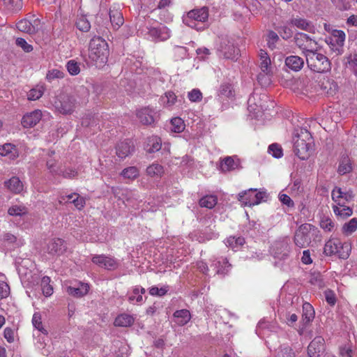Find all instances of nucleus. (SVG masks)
Returning a JSON list of instances; mask_svg holds the SVG:
<instances>
[{
	"label": "nucleus",
	"mask_w": 357,
	"mask_h": 357,
	"mask_svg": "<svg viewBox=\"0 0 357 357\" xmlns=\"http://www.w3.org/2000/svg\"><path fill=\"white\" fill-rule=\"evenodd\" d=\"M295 44L303 52L312 50L313 45H316L317 43L313 40L308 35L304 33H296L294 36Z\"/></svg>",
	"instance_id": "obj_11"
},
{
	"label": "nucleus",
	"mask_w": 357,
	"mask_h": 357,
	"mask_svg": "<svg viewBox=\"0 0 357 357\" xmlns=\"http://www.w3.org/2000/svg\"><path fill=\"white\" fill-rule=\"evenodd\" d=\"M303 319L306 322L311 321L314 317V311L313 307L309 303H305L303 305Z\"/></svg>",
	"instance_id": "obj_34"
},
{
	"label": "nucleus",
	"mask_w": 357,
	"mask_h": 357,
	"mask_svg": "<svg viewBox=\"0 0 357 357\" xmlns=\"http://www.w3.org/2000/svg\"><path fill=\"white\" fill-rule=\"evenodd\" d=\"M172 54L175 60L183 59L187 56V50L184 47L176 46L172 50Z\"/></svg>",
	"instance_id": "obj_43"
},
{
	"label": "nucleus",
	"mask_w": 357,
	"mask_h": 357,
	"mask_svg": "<svg viewBox=\"0 0 357 357\" xmlns=\"http://www.w3.org/2000/svg\"><path fill=\"white\" fill-rule=\"evenodd\" d=\"M8 213L12 216H22L28 213V209L24 205H13L9 207Z\"/></svg>",
	"instance_id": "obj_32"
},
{
	"label": "nucleus",
	"mask_w": 357,
	"mask_h": 357,
	"mask_svg": "<svg viewBox=\"0 0 357 357\" xmlns=\"http://www.w3.org/2000/svg\"><path fill=\"white\" fill-rule=\"evenodd\" d=\"M63 76H64L63 72H62V71H61L59 70H57V69H54V70L48 71V73L47 74V76H46V78L49 81H52L54 79H61V78H63Z\"/></svg>",
	"instance_id": "obj_53"
},
{
	"label": "nucleus",
	"mask_w": 357,
	"mask_h": 357,
	"mask_svg": "<svg viewBox=\"0 0 357 357\" xmlns=\"http://www.w3.org/2000/svg\"><path fill=\"white\" fill-rule=\"evenodd\" d=\"M5 185L13 192L17 194L23 190V184L18 177L13 176L5 182Z\"/></svg>",
	"instance_id": "obj_25"
},
{
	"label": "nucleus",
	"mask_w": 357,
	"mask_h": 357,
	"mask_svg": "<svg viewBox=\"0 0 357 357\" xmlns=\"http://www.w3.org/2000/svg\"><path fill=\"white\" fill-rule=\"evenodd\" d=\"M44 90L40 89H33L29 91L28 93V99L31 100H36L39 99L43 94Z\"/></svg>",
	"instance_id": "obj_51"
},
{
	"label": "nucleus",
	"mask_w": 357,
	"mask_h": 357,
	"mask_svg": "<svg viewBox=\"0 0 357 357\" xmlns=\"http://www.w3.org/2000/svg\"><path fill=\"white\" fill-rule=\"evenodd\" d=\"M21 0H6L3 3L9 10H17L20 6Z\"/></svg>",
	"instance_id": "obj_58"
},
{
	"label": "nucleus",
	"mask_w": 357,
	"mask_h": 357,
	"mask_svg": "<svg viewBox=\"0 0 357 357\" xmlns=\"http://www.w3.org/2000/svg\"><path fill=\"white\" fill-rule=\"evenodd\" d=\"M221 50L225 57L229 59H237L239 54V50L229 41L225 45H221Z\"/></svg>",
	"instance_id": "obj_21"
},
{
	"label": "nucleus",
	"mask_w": 357,
	"mask_h": 357,
	"mask_svg": "<svg viewBox=\"0 0 357 357\" xmlns=\"http://www.w3.org/2000/svg\"><path fill=\"white\" fill-rule=\"evenodd\" d=\"M167 99V101L165 102V105L167 107H171L174 105L176 101V96L175 93L172 91H168L165 93V96L162 97V99Z\"/></svg>",
	"instance_id": "obj_55"
},
{
	"label": "nucleus",
	"mask_w": 357,
	"mask_h": 357,
	"mask_svg": "<svg viewBox=\"0 0 357 357\" xmlns=\"http://www.w3.org/2000/svg\"><path fill=\"white\" fill-rule=\"evenodd\" d=\"M261 54H265V57H264V59H262L261 60L260 68L264 73H265L266 74H268L269 65L271 64V59L268 56V54L266 52L261 50Z\"/></svg>",
	"instance_id": "obj_50"
},
{
	"label": "nucleus",
	"mask_w": 357,
	"mask_h": 357,
	"mask_svg": "<svg viewBox=\"0 0 357 357\" xmlns=\"http://www.w3.org/2000/svg\"><path fill=\"white\" fill-rule=\"evenodd\" d=\"M175 322L179 326L185 325L191 319V315L188 310H176L173 314Z\"/></svg>",
	"instance_id": "obj_22"
},
{
	"label": "nucleus",
	"mask_w": 357,
	"mask_h": 357,
	"mask_svg": "<svg viewBox=\"0 0 357 357\" xmlns=\"http://www.w3.org/2000/svg\"><path fill=\"white\" fill-rule=\"evenodd\" d=\"M66 249L65 241L59 238L53 239L47 245L48 253L52 255H61L66 252Z\"/></svg>",
	"instance_id": "obj_16"
},
{
	"label": "nucleus",
	"mask_w": 357,
	"mask_h": 357,
	"mask_svg": "<svg viewBox=\"0 0 357 357\" xmlns=\"http://www.w3.org/2000/svg\"><path fill=\"white\" fill-rule=\"evenodd\" d=\"M220 92L222 95L228 98L233 96L232 86L229 84L221 85Z\"/></svg>",
	"instance_id": "obj_57"
},
{
	"label": "nucleus",
	"mask_w": 357,
	"mask_h": 357,
	"mask_svg": "<svg viewBox=\"0 0 357 357\" xmlns=\"http://www.w3.org/2000/svg\"><path fill=\"white\" fill-rule=\"evenodd\" d=\"M345 38L346 35L343 31L333 29L331 36L326 38V43L329 45L333 52L339 55L343 52Z\"/></svg>",
	"instance_id": "obj_7"
},
{
	"label": "nucleus",
	"mask_w": 357,
	"mask_h": 357,
	"mask_svg": "<svg viewBox=\"0 0 357 357\" xmlns=\"http://www.w3.org/2000/svg\"><path fill=\"white\" fill-rule=\"evenodd\" d=\"M109 18L114 29H118L124 22L121 12L118 9H110Z\"/></svg>",
	"instance_id": "obj_24"
},
{
	"label": "nucleus",
	"mask_w": 357,
	"mask_h": 357,
	"mask_svg": "<svg viewBox=\"0 0 357 357\" xmlns=\"http://www.w3.org/2000/svg\"><path fill=\"white\" fill-rule=\"evenodd\" d=\"M92 261L100 267L108 270H114L117 268L116 261L110 257L105 255H96L92 258Z\"/></svg>",
	"instance_id": "obj_15"
},
{
	"label": "nucleus",
	"mask_w": 357,
	"mask_h": 357,
	"mask_svg": "<svg viewBox=\"0 0 357 357\" xmlns=\"http://www.w3.org/2000/svg\"><path fill=\"white\" fill-rule=\"evenodd\" d=\"M32 324L33 326L37 328L39 331L44 334L47 333V331L43 327L41 317L38 313H34L32 318Z\"/></svg>",
	"instance_id": "obj_46"
},
{
	"label": "nucleus",
	"mask_w": 357,
	"mask_h": 357,
	"mask_svg": "<svg viewBox=\"0 0 357 357\" xmlns=\"http://www.w3.org/2000/svg\"><path fill=\"white\" fill-rule=\"evenodd\" d=\"M41 118V111L36 109L24 115L21 123L24 128H33L40 121Z\"/></svg>",
	"instance_id": "obj_14"
},
{
	"label": "nucleus",
	"mask_w": 357,
	"mask_h": 357,
	"mask_svg": "<svg viewBox=\"0 0 357 357\" xmlns=\"http://www.w3.org/2000/svg\"><path fill=\"white\" fill-rule=\"evenodd\" d=\"M72 203H73L75 206L79 210L82 209L86 204L84 198L80 197L79 195L73 199Z\"/></svg>",
	"instance_id": "obj_60"
},
{
	"label": "nucleus",
	"mask_w": 357,
	"mask_h": 357,
	"mask_svg": "<svg viewBox=\"0 0 357 357\" xmlns=\"http://www.w3.org/2000/svg\"><path fill=\"white\" fill-rule=\"evenodd\" d=\"M50 278L48 276H44L41 280V288L44 296H50L53 294V287L50 284Z\"/></svg>",
	"instance_id": "obj_35"
},
{
	"label": "nucleus",
	"mask_w": 357,
	"mask_h": 357,
	"mask_svg": "<svg viewBox=\"0 0 357 357\" xmlns=\"http://www.w3.org/2000/svg\"><path fill=\"white\" fill-rule=\"evenodd\" d=\"M197 55L200 59L204 60L211 54L210 50L206 47L198 48L196 50Z\"/></svg>",
	"instance_id": "obj_64"
},
{
	"label": "nucleus",
	"mask_w": 357,
	"mask_h": 357,
	"mask_svg": "<svg viewBox=\"0 0 357 357\" xmlns=\"http://www.w3.org/2000/svg\"><path fill=\"white\" fill-rule=\"evenodd\" d=\"M265 192H257V189L250 188L238 194V200L246 206L257 205L265 197Z\"/></svg>",
	"instance_id": "obj_8"
},
{
	"label": "nucleus",
	"mask_w": 357,
	"mask_h": 357,
	"mask_svg": "<svg viewBox=\"0 0 357 357\" xmlns=\"http://www.w3.org/2000/svg\"><path fill=\"white\" fill-rule=\"evenodd\" d=\"M171 130L174 132H181L185 128L184 121L180 117H175L171 120Z\"/></svg>",
	"instance_id": "obj_38"
},
{
	"label": "nucleus",
	"mask_w": 357,
	"mask_h": 357,
	"mask_svg": "<svg viewBox=\"0 0 357 357\" xmlns=\"http://www.w3.org/2000/svg\"><path fill=\"white\" fill-rule=\"evenodd\" d=\"M66 68L68 73L72 75H77L80 72L79 64L74 60L69 61L66 64Z\"/></svg>",
	"instance_id": "obj_45"
},
{
	"label": "nucleus",
	"mask_w": 357,
	"mask_h": 357,
	"mask_svg": "<svg viewBox=\"0 0 357 357\" xmlns=\"http://www.w3.org/2000/svg\"><path fill=\"white\" fill-rule=\"evenodd\" d=\"M134 323V318L127 314L119 315L114 320V325L120 327H128Z\"/></svg>",
	"instance_id": "obj_27"
},
{
	"label": "nucleus",
	"mask_w": 357,
	"mask_h": 357,
	"mask_svg": "<svg viewBox=\"0 0 357 357\" xmlns=\"http://www.w3.org/2000/svg\"><path fill=\"white\" fill-rule=\"evenodd\" d=\"M340 240L336 238L329 239L324 245V253L326 256H337L340 259H347L351 251V244L347 243L342 248V251H338V246H340Z\"/></svg>",
	"instance_id": "obj_4"
},
{
	"label": "nucleus",
	"mask_w": 357,
	"mask_h": 357,
	"mask_svg": "<svg viewBox=\"0 0 357 357\" xmlns=\"http://www.w3.org/2000/svg\"><path fill=\"white\" fill-rule=\"evenodd\" d=\"M14 149V145L11 144H5L0 146V155H6L11 153L12 149Z\"/></svg>",
	"instance_id": "obj_63"
},
{
	"label": "nucleus",
	"mask_w": 357,
	"mask_h": 357,
	"mask_svg": "<svg viewBox=\"0 0 357 357\" xmlns=\"http://www.w3.org/2000/svg\"><path fill=\"white\" fill-rule=\"evenodd\" d=\"M331 197L333 202L340 206H344L345 202H340V198L344 199L347 202H350L354 198V195L351 190L343 191L339 187H335L332 190Z\"/></svg>",
	"instance_id": "obj_12"
},
{
	"label": "nucleus",
	"mask_w": 357,
	"mask_h": 357,
	"mask_svg": "<svg viewBox=\"0 0 357 357\" xmlns=\"http://www.w3.org/2000/svg\"><path fill=\"white\" fill-rule=\"evenodd\" d=\"M213 265L216 268V273L222 275H227L231 267L226 258L223 259L222 261H216Z\"/></svg>",
	"instance_id": "obj_29"
},
{
	"label": "nucleus",
	"mask_w": 357,
	"mask_h": 357,
	"mask_svg": "<svg viewBox=\"0 0 357 357\" xmlns=\"http://www.w3.org/2000/svg\"><path fill=\"white\" fill-rule=\"evenodd\" d=\"M304 63L303 59L298 56L291 55L285 59L286 66L296 72L301 70Z\"/></svg>",
	"instance_id": "obj_19"
},
{
	"label": "nucleus",
	"mask_w": 357,
	"mask_h": 357,
	"mask_svg": "<svg viewBox=\"0 0 357 357\" xmlns=\"http://www.w3.org/2000/svg\"><path fill=\"white\" fill-rule=\"evenodd\" d=\"M325 341L321 336L315 337L307 347L308 357H319L325 350Z\"/></svg>",
	"instance_id": "obj_9"
},
{
	"label": "nucleus",
	"mask_w": 357,
	"mask_h": 357,
	"mask_svg": "<svg viewBox=\"0 0 357 357\" xmlns=\"http://www.w3.org/2000/svg\"><path fill=\"white\" fill-rule=\"evenodd\" d=\"M325 297L327 303L331 305H334L336 302L335 294L331 291L327 290L325 291Z\"/></svg>",
	"instance_id": "obj_61"
},
{
	"label": "nucleus",
	"mask_w": 357,
	"mask_h": 357,
	"mask_svg": "<svg viewBox=\"0 0 357 357\" xmlns=\"http://www.w3.org/2000/svg\"><path fill=\"white\" fill-rule=\"evenodd\" d=\"M288 24L306 31H310L312 28L310 23L307 20L301 17H292L289 20Z\"/></svg>",
	"instance_id": "obj_26"
},
{
	"label": "nucleus",
	"mask_w": 357,
	"mask_h": 357,
	"mask_svg": "<svg viewBox=\"0 0 357 357\" xmlns=\"http://www.w3.org/2000/svg\"><path fill=\"white\" fill-rule=\"evenodd\" d=\"M109 54L107 43L101 37H93L89 47V56L96 64H103L107 61Z\"/></svg>",
	"instance_id": "obj_3"
},
{
	"label": "nucleus",
	"mask_w": 357,
	"mask_h": 357,
	"mask_svg": "<svg viewBox=\"0 0 357 357\" xmlns=\"http://www.w3.org/2000/svg\"><path fill=\"white\" fill-rule=\"evenodd\" d=\"M314 227L308 223L301 225L295 231L294 242L295 245L303 248L307 247L311 243L310 232Z\"/></svg>",
	"instance_id": "obj_6"
},
{
	"label": "nucleus",
	"mask_w": 357,
	"mask_h": 357,
	"mask_svg": "<svg viewBox=\"0 0 357 357\" xmlns=\"http://www.w3.org/2000/svg\"><path fill=\"white\" fill-rule=\"evenodd\" d=\"M238 162L235 161L233 157L227 156L221 162V169L222 172H229L238 168Z\"/></svg>",
	"instance_id": "obj_30"
},
{
	"label": "nucleus",
	"mask_w": 357,
	"mask_h": 357,
	"mask_svg": "<svg viewBox=\"0 0 357 357\" xmlns=\"http://www.w3.org/2000/svg\"><path fill=\"white\" fill-rule=\"evenodd\" d=\"M121 175L126 178L133 180L139 176V170L136 167H129L124 169Z\"/></svg>",
	"instance_id": "obj_37"
},
{
	"label": "nucleus",
	"mask_w": 357,
	"mask_h": 357,
	"mask_svg": "<svg viewBox=\"0 0 357 357\" xmlns=\"http://www.w3.org/2000/svg\"><path fill=\"white\" fill-rule=\"evenodd\" d=\"M307 67L313 72L324 73L331 70V62L323 54L312 50L303 52Z\"/></svg>",
	"instance_id": "obj_2"
},
{
	"label": "nucleus",
	"mask_w": 357,
	"mask_h": 357,
	"mask_svg": "<svg viewBox=\"0 0 357 357\" xmlns=\"http://www.w3.org/2000/svg\"><path fill=\"white\" fill-rule=\"evenodd\" d=\"M280 40L278 35L273 31H268L267 34V45L271 50H274L276 47V43Z\"/></svg>",
	"instance_id": "obj_41"
},
{
	"label": "nucleus",
	"mask_w": 357,
	"mask_h": 357,
	"mask_svg": "<svg viewBox=\"0 0 357 357\" xmlns=\"http://www.w3.org/2000/svg\"><path fill=\"white\" fill-rule=\"evenodd\" d=\"M75 98L67 94L56 96L53 104L55 109L64 115L71 114L75 110Z\"/></svg>",
	"instance_id": "obj_5"
},
{
	"label": "nucleus",
	"mask_w": 357,
	"mask_h": 357,
	"mask_svg": "<svg viewBox=\"0 0 357 357\" xmlns=\"http://www.w3.org/2000/svg\"><path fill=\"white\" fill-rule=\"evenodd\" d=\"M357 229V218H354L348 222L345 223L342 227L344 234L349 235L354 232Z\"/></svg>",
	"instance_id": "obj_39"
},
{
	"label": "nucleus",
	"mask_w": 357,
	"mask_h": 357,
	"mask_svg": "<svg viewBox=\"0 0 357 357\" xmlns=\"http://www.w3.org/2000/svg\"><path fill=\"white\" fill-rule=\"evenodd\" d=\"M148 33L151 37L160 41L166 40L170 37L169 30L165 26L149 28Z\"/></svg>",
	"instance_id": "obj_17"
},
{
	"label": "nucleus",
	"mask_w": 357,
	"mask_h": 357,
	"mask_svg": "<svg viewBox=\"0 0 357 357\" xmlns=\"http://www.w3.org/2000/svg\"><path fill=\"white\" fill-rule=\"evenodd\" d=\"M9 294V286L4 282H0V300L6 298Z\"/></svg>",
	"instance_id": "obj_59"
},
{
	"label": "nucleus",
	"mask_w": 357,
	"mask_h": 357,
	"mask_svg": "<svg viewBox=\"0 0 357 357\" xmlns=\"http://www.w3.org/2000/svg\"><path fill=\"white\" fill-rule=\"evenodd\" d=\"M268 152L275 158L282 156V149L278 144H272L268 146Z\"/></svg>",
	"instance_id": "obj_47"
},
{
	"label": "nucleus",
	"mask_w": 357,
	"mask_h": 357,
	"mask_svg": "<svg viewBox=\"0 0 357 357\" xmlns=\"http://www.w3.org/2000/svg\"><path fill=\"white\" fill-rule=\"evenodd\" d=\"M188 98L192 102H199L202 98V93L199 89H193L188 93Z\"/></svg>",
	"instance_id": "obj_56"
},
{
	"label": "nucleus",
	"mask_w": 357,
	"mask_h": 357,
	"mask_svg": "<svg viewBox=\"0 0 357 357\" xmlns=\"http://www.w3.org/2000/svg\"><path fill=\"white\" fill-rule=\"evenodd\" d=\"M89 289L88 284L81 283L78 287H68L67 292L73 296L80 298L87 294Z\"/></svg>",
	"instance_id": "obj_23"
},
{
	"label": "nucleus",
	"mask_w": 357,
	"mask_h": 357,
	"mask_svg": "<svg viewBox=\"0 0 357 357\" xmlns=\"http://www.w3.org/2000/svg\"><path fill=\"white\" fill-rule=\"evenodd\" d=\"M164 172L163 167L159 164H153L146 169V173L151 176H161Z\"/></svg>",
	"instance_id": "obj_40"
},
{
	"label": "nucleus",
	"mask_w": 357,
	"mask_h": 357,
	"mask_svg": "<svg viewBox=\"0 0 357 357\" xmlns=\"http://www.w3.org/2000/svg\"><path fill=\"white\" fill-rule=\"evenodd\" d=\"M153 113V111L151 109L144 107L137 112V116L142 124L151 125L155 121Z\"/></svg>",
	"instance_id": "obj_20"
},
{
	"label": "nucleus",
	"mask_w": 357,
	"mask_h": 357,
	"mask_svg": "<svg viewBox=\"0 0 357 357\" xmlns=\"http://www.w3.org/2000/svg\"><path fill=\"white\" fill-rule=\"evenodd\" d=\"M168 291V287H163L158 288L157 287H152L149 289V294L151 296H162Z\"/></svg>",
	"instance_id": "obj_52"
},
{
	"label": "nucleus",
	"mask_w": 357,
	"mask_h": 357,
	"mask_svg": "<svg viewBox=\"0 0 357 357\" xmlns=\"http://www.w3.org/2000/svg\"><path fill=\"white\" fill-rule=\"evenodd\" d=\"M320 227L326 231H332L335 227V223L330 218L324 216L321 219Z\"/></svg>",
	"instance_id": "obj_44"
},
{
	"label": "nucleus",
	"mask_w": 357,
	"mask_h": 357,
	"mask_svg": "<svg viewBox=\"0 0 357 357\" xmlns=\"http://www.w3.org/2000/svg\"><path fill=\"white\" fill-rule=\"evenodd\" d=\"M294 152L303 160L308 159L313 151L314 139L311 133L305 128L295 130Z\"/></svg>",
	"instance_id": "obj_1"
},
{
	"label": "nucleus",
	"mask_w": 357,
	"mask_h": 357,
	"mask_svg": "<svg viewBox=\"0 0 357 357\" xmlns=\"http://www.w3.org/2000/svg\"><path fill=\"white\" fill-rule=\"evenodd\" d=\"M227 243L230 247H231L233 249H235L238 246L243 245L245 243V241L244 238L242 237L235 238L234 236H231L227 239Z\"/></svg>",
	"instance_id": "obj_48"
},
{
	"label": "nucleus",
	"mask_w": 357,
	"mask_h": 357,
	"mask_svg": "<svg viewBox=\"0 0 357 357\" xmlns=\"http://www.w3.org/2000/svg\"><path fill=\"white\" fill-rule=\"evenodd\" d=\"M217 204V197L213 195H207L199 200V205L202 207L213 208Z\"/></svg>",
	"instance_id": "obj_36"
},
{
	"label": "nucleus",
	"mask_w": 357,
	"mask_h": 357,
	"mask_svg": "<svg viewBox=\"0 0 357 357\" xmlns=\"http://www.w3.org/2000/svg\"><path fill=\"white\" fill-rule=\"evenodd\" d=\"M5 339L10 343L14 342V331L10 328H6L3 332Z\"/></svg>",
	"instance_id": "obj_62"
},
{
	"label": "nucleus",
	"mask_w": 357,
	"mask_h": 357,
	"mask_svg": "<svg viewBox=\"0 0 357 357\" xmlns=\"http://www.w3.org/2000/svg\"><path fill=\"white\" fill-rule=\"evenodd\" d=\"M352 170L351 162L348 156L343 157L338 167V172L343 175Z\"/></svg>",
	"instance_id": "obj_33"
},
{
	"label": "nucleus",
	"mask_w": 357,
	"mask_h": 357,
	"mask_svg": "<svg viewBox=\"0 0 357 357\" xmlns=\"http://www.w3.org/2000/svg\"><path fill=\"white\" fill-rule=\"evenodd\" d=\"M134 150V144L130 139L120 142L116 146V154L121 159L126 158L131 155Z\"/></svg>",
	"instance_id": "obj_13"
},
{
	"label": "nucleus",
	"mask_w": 357,
	"mask_h": 357,
	"mask_svg": "<svg viewBox=\"0 0 357 357\" xmlns=\"http://www.w3.org/2000/svg\"><path fill=\"white\" fill-rule=\"evenodd\" d=\"M162 146V141L160 138L153 136L148 138L147 140V151L149 153H154L159 151Z\"/></svg>",
	"instance_id": "obj_31"
},
{
	"label": "nucleus",
	"mask_w": 357,
	"mask_h": 357,
	"mask_svg": "<svg viewBox=\"0 0 357 357\" xmlns=\"http://www.w3.org/2000/svg\"><path fill=\"white\" fill-rule=\"evenodd\" d=\"M40 21L36 18L30 22L26 19H23L19 21L17 24V29L22 31L29 34L36 33L40 29Z\"/></svg>",
	"instance_id": "obj_10"
},
{
	"label": "nucleus",
	"mask_w": 357,
	"mask_h": 357,
	"mask_svg": "<svg viewBox=\"0 0 357 357\" xmlns=\"http://www.w3.org/2000/svg\"><path fill=\"white\" fill-rule=\"evenodd\" d=\"M76 26L79 30L87 32L91 28V24L84 16H81L76 21Z\"/></svg>",
	"instance_id": "obj_42"
},
{
	"label": "nucleus",
	"mask_w": 357,
	"mask_h": 357,
	"mask_svg": "<svg viewBox=\"0 0 357 357\" xmlns=\"http://www.w3.org/2000/svg\"><path fill=\"white\" fill-rule=\"evenodd\" d=\"M333 210L337 216L340 217L342 219L350 217L353 213L352 208L349 206H347L345 204H344V206H340L337 204L334 205L333 206Z\"/></svg>",
	"instance_id": "obj_28"
},
{
	"label": "nucleus",
	"mask_w": 357,
	"mask_h": 357,
	"mask_svg": "<svg viewBox=\"0 0 357 357\" xmlns=\"http://www.w3.org/2000/svg\"><path fill=\"white\" fill-rule=\"evenodd\" d=\"M208 10L206 7L202 8L193 9L188 13V18L186 20H195L204 22L208 20Z\"/></svg>",
	"instance_id": "obj_18"
},
{
	"label": "nucleus",
	"mask_w": 357,
	"mask_h": 357,
	"mask_svg": "<svg viewBox=\"0 0 357 357\" xmlns=\"http://www.w3.org/2000/svg\"><path fill=\"white\" fill-rule=\"evenodd\" d=\"M278 31L282 38L284 40H288L293 36V31L287 25L280 26L278 28Z\"/></svg>",
	"instance_id": "obj_49"
},
{
	"label": "nucleus",
	"mask_w": 357,
	"mask_h": 357,
	"mask_svg": "<svg viewBox=\"0 0 357 357\" xmlns=\"http://www.w3.org/2000/svg\"><path fill=\"white\" fill-rule=\"evenodd\" d=\"M16 45L20 47L26 52H30L33 50V47L28 44L24 38H17L16 39Z\"/></svg>",
	"instance_id": "obj_54"
}]
</instances>
